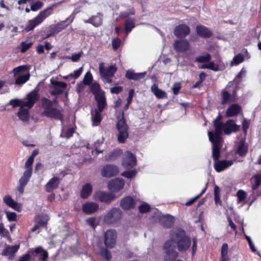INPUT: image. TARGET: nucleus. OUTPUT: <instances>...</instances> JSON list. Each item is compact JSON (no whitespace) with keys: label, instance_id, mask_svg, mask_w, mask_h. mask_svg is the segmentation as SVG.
I'll return each instance as SVG.
<instances>
[{"label":"nucleus","instance_id":"43","mask_svg":"<svg viewBox=\"0 0 261 261\" xmlns=\"http://www.w3.org/2000/svg\"><path fill=\"white\" fill-rule=\"evenodd\" d=\"M252 189L255 190L261 184V175L256 174L254 175L251 179Z\"/></svg>","mask_w":261,"mask_h":261},{"label":"nucleus","instance_id":"60","mask_svg":"<svg viewBox=\"0 0 261 261\" xmlns=\"http://www.w3.org/2000/svg\"><path fill=\"white\" fill-rule=\"evenodd\" d=\"M136 174V171L135 170H129V171H125L122 173V175L125 177L128 178H131L133 176H134Z\"/></svg>","mask_w":261,"mask_h":261},{"label":"nucleus","instance_id":"10","mask_svg":"<svg viewBox=\"0 0 261 261\" xmlns=\"http://www.w3.org/2000/svg\"><path fill=\"white\" fill-rule=\"evenodd\" d=\"M215 132L209 131L208 136L210 140L223 141L221 135L223 131L224 132V123H213Z\"/></svg>","mask_w":261,"mask_h":261},{"label":"nucleus","instance_id":"1","mask_svg":"<svg viewBox=\"0 0 261 261\" xmlns=\"http://www.w3.org/2000/svg\"><path fill=\"white\" fill-rule=\"evenodd\" d=\"M171 239L174 243L176 244L177 248L180 252L188 250L191 245V240L186 234L184 229L177 228L170 233Z\"/></svg>","mask_w":261,"mask_h":261},{"label":"nucleus","instance_id":"47","mask_svg":"<svg viewBox=\"0 0 261 261\" xmlns=\"http://www.w3.org/2000/svg\"><path fill=\"white\" fill-rule=\"evenodd\" d=\"M32 173L24 171L23 175L19 180V184L26 186L32 176Z\"/></svg>","mask_w":261,"mask_h":261},{"label":"nucleus","instance_id":"61","mask_svg":"<svg viewBox=\"0 0 261 261\" xmlns=\"http://www.w3.org/2000/svg\"><path fill=\"white\" fill-rule=\"evenodd\" d=\"M42 6L43 4L41 2L37 1L31 5V9L33 11H36L41 9Z\"/></svg>","mask_w":261,"mask_h":261},{"label":"nucleus","instance_id":"23","mask_svg":"<svg viewBox=\"0 0 261 261\" xmlns=\"http://www.w3.org/2000/svg\"><path fill=\"white\" fill-rule=\"evenodd\" d=\"M159 221L162 226L167 228H171L174 223V218L169 215L161 216Z\"/></svg>","mask_w":261,"mask_h":261},{"label":"nucleus","instance_id":"63","mask_svg":"<svg viewBox=\"0 0 261 261\" xmlns=\"http://www.w3.org/2000/svg\"><path fill=\"white\" fill-rule=\"evenodd\" d=\"M4 202L9 206L11 207L14 202V201L12 197L9 195H6L4 197Z\"/></svg>","mask_w":261,"mask_h":261},{"label":"nucleus","instance_id":"40","mask_svg":"<svg viewBox=\"0 0 261 261\" xmlns=\"http://www.w3.org/2000/svg\"><path fill=\"white\" fill-rule=\"evenodd\" d=\"M90 89L91 92L94 95V97L97 95L105 93L104 91L101 90L100 85L96 82H93L90 85Z\"/></svg>","mask_w":261,"mask_h":261},{"label":"nucleus","instance_id":"59","mask_svg":"<svg viewBox=\"0 0 261 261\" xmlns=\"http://www.w3.org/2000/svg\"><path fill=\"white\" fill-rule=\"evenodd\" d=\"M7 219L9 221H14L17 220V215L15 212H6Z\"/></svg>","mask_w":261,"mask_h":261},{"label":"nucleus","instance_id":"45","mask_svg":"<svg viewBox=\"0 0 261 261\" xmlns=\"http://www.w3.org/2000/svg\"><path fill=\"white\" fill-rule=\"evenodd\" d=\"M35 222L40 227H43L47 225V219L43 215L38 216L35 218Z\"/></svg>","mask_w":261,"mask_h":261},{"label":"nucleus","instance_id":"26","mask_svg":"<svg viewBox=\"0 0 261 261\" xmlns=\"http://www.w3.org/2000/svg\"><path fill=\"white\" fill-rule=\"evenodd\" d=\"M102 14L97 13L96 15L91 16L88 19L84 20L86 23H90L95 27H100L102 23Z\"/></svg>","mask_w":261,"mask_h":261},{"label":"nucleus","instance_id":"6","mask_svg":"<svg viewBox=\"0 0 261 261\" xmlns=\"http://www.w3.org/2000/svg\"><path fill=\"white\" fill-rule=\"evenodd\" d=\"M172 239L167 240L163 245V250L166 255L165 261H174L178 257V253L175 250Z\"/></svg>","mask_w":261,"mask_h":261},{"label":"nucleus","instance_id":"57","mask_svg":"<svg viewBox=\"0 0 261 261\" xmlns=\"http://www.w3.org/2000/svg\"><path fill=\"white\" fill-rule=\"evenodd\" d=\"M75 132V129L73 127L68 128L63 134L62 136L67 139L70 138L73 136Z\"/></svg>","mask_w":261,"mask_h":261},{"label":"nucleus","instance_id":"34","mask_svg":"<svg viewBox=\"0 0 261 261\" xmlns=\"http://www.w3.org/2000/svg\"><path fill=\"white\" fill-rule=\"evenodd\" d=\"M122 154V150L119 148L114 149L105 155L107 161H113L117 159Z\"/></svg>","mask_w":261,"mask_h":261},{"label":"nucleus","instance_id":"55","mask_svg":"<svg viewBox=\"0 0 261 261\" xmlns=\"http://www.w3.org/2000/svg\"><path fill=\"white\" fill-rule=\"evenodd\" d=\"M206 189H207V184L206 185L205 188L202 190V191L201 192V193L197 195L195 197L190 199L189 200H188L185 203V205L186 206H190V205H192L198 198H199L200 197H201V196L205 193Z\"/></svg>","mask_w":261,"mask_h":261},{"label":"nucleus","instance_id":"19","mask_svg":"<svg viewBox=\"0 0 261 261\" xmlns=\"http://www.w3.org/2000/svg\"><path fill=\"white\" fill-rule=\"evenodd\" d=\"M120 206L123 210L128 211L133 209L135 207V200L131 196H125L121 200Z\"/></svg>","mask_w":261,"mask_h":261},{"label":"nucleus","instance_id":"51","mask_svg":"<svg viewBox=\"0 0 261 261\" xmlns=\"http://www.w3.org/2000/svg\"><path fill=\"white\" fill-rule=\"evenodd\" d=\"M138 210L141 214H145L150 212L151 207L148 203L144 202L139 206Z\"/></svg>","mask_w":261,"mask_h":261},{"label":"nucleus","instance_id":"58","mask_svg":"<svg viewBox=\"0 0 261 261\" xmlns=\"http://www.w3.org/2000/svg\"><path fill=\"white\" fill-rule=\"evenodd\" d=\"M121 44V40L119 38H115L112 40V45L113 49L117 50Z\"/></svg>","mask_w":261,"mask_h":261},{"label":"nucleus","instance_id":"4","mask_svg":"<svg viewBox=\"0 0 261 261\" xmlns=\"http://www.w3.org/2000/svg\"><path fill=\"white\" fill-rule=\"evenodd\" d=\"M53 11L52 7H49L41 11L36 17L29 21L28 25L25 27V30L27 32L33 30L36 27L41 23L48 16L50 15L53 13Z\"/></svg>","mask_w":261,"mask_h":261},{"label":"nucleus","instance_id":"17","mask_svg":"<svg viewBox=\"0 0 261 261\" xmlns=\"http://www.w3.org/2000/svg\"><path fill=\"white\" fill-rule=\"evenodd\" d=\"M119 173V170L116 166L107 165L103 167L101 170V174L103 177H111L117 175Z\"/></svg>","mask_w":261,"mask_h":261},{"label":"nucleus","instance_id":"48","mask_svg":"<svg viewBox=\"0 0 261 261\" xmlns=\"http://www.w3.org/2000/svg\"><path fill=\"white\" fill-rule=\"evenodd\" d=\"M27 65H20L17 67L14 68L12 70L14 77L21 75L22 73L27 70Z\"/></svg>","mask_w":261,"mask_h":261},{"label":"nucleus","instance_id":"21","mask_svg":"<svg viewBox=\"0 0 261 261\" xmlns=\"http://www.w3.org/2000/svg\"><path fill=\"white\" fill-rule=\"evenodd\" d=\"M30 252L34 256H39L37 261H46L48 257L47 251L41 246L36 248L34 250L30 251Z\"/></svg>","mask_w":261,"mask_h":261},{"label":"nucleus","instance_id":"35","mask_svg":"<svg viewBox=\"0 0 261 261\" xmlns=\"http://www.w3.org/2000/svg\"><path fill=\"white\" fill-rule=\"evenodd\" d=\"M151 92L154 94L156 97L158 99H164L167 98L166 92L159 88L158 86L153 84L151 87Z\"/></svg>","mask_w":261,"mask_h":261},{"label":"nucleus","instance_id":"30","mask_svg":"<svg viewBox=\"0 0 261 261\" xmlns=\"http://www.w3.org/2000/svg\"><path fill=\"white\" fill-rule=\"evenodd\" d=\"M248 151V145L245 139H241L239 143L236 152L240 156H245Z\"/></svg>","mask_w":261,"mask_h":261},{"label":"nucleus","instance_id":"8","mask_svg":"<svg viewBox=\"0 0 261 261\" xmlns=\"http://www.w3.org/2000/svg\"><path fill=\"white\" fill-rule=\"evenodd\" d=\"M74 16H70L64 21L58 22L57 24L50 25L49 30L54 35L57 34L62 30L65 29L73 21Z\"/></svg>","mask_w":261,"mask_h":261},{"label":"nucleus","instance_id":"13","mask_svg":"<svg viewBox=\"0 0 261 261\" xmlns=\"http://www.w3.org/2000/svg\"><path fill=\"white\" fill-rule=\"evenodd\" d=\"M137 164V159L135 155L130 151L125 152V157L122 161V165L126 169H131Z\"/></svg>","mask_w":261,"mask_h":261},{"label":"nucleus","instance_id":"22","mask_svg":"<svg viewBox=\"0 0 261 261\" xmlns=\"http://www.w3.org/2000/svg\"><path fill=\"white\" fill-rule=\"evenodd\" d=\"M233 162L231 160L227 161L223 160L219 161L218 160L215 161L214 169L217 172H220L231 166Z\"/></svg>","mask_w":261,"mask_h":261},{"label":"nucleus","instance_id":"37","mask_svg":"<svg viewBox=\"0 0 261 261\" xmlns=\"http://www.w3.org/2000/svg\"><path fill=\"white\" fill-rule=\"evenodd\" d=\"M102 111H97V109H95L94 113H92V121L93 126H98L102 120V116L101 113Z\"/></svg>","mask_w":261,"mask_h":261},{"label":"nucleus","instance_id":"44","mask_svg":"<svg viewBox=\"0 0 261 261\" xmlns=\"http://www.w3.org/2000/svg\"><path fill=\"white\" fill-rule=\"evenodd\" d=\"M125 33H129L133 28H135V20L134 19L127 18L125 20Z\"/></svg>","mask_w":261,"mask_h":261},{"label":"nucleus","instance_id":"38","mask_svg":"<svg viewBox=\"0 0 261 261\" xmlns=\"http://www.w3.org/2000/svg\"><path fill=\"white\" fill-rule=\"evenodd\" d=\"M19 118L23 122L29 121L30 118V113L28 109L20 108L17 113Z\"/></svg>","mask_w":261,"mask_h":261},{"label":"nucleus","instance_id":"25","mask_svg":"<svg viewBox=\"0 0 261 261\" xmlns=\"http://www.w3.org/2000/svg\"><path fill=\"white\" fill-rule=\"evenodd\" d=\"M98 204L94 202H86L82 206V210L86 214L94 213L98 210Z\"/></svg>","mask_w":261,"mask_h":261},{"label":"nucleus","instance_id":"16","mask_svg":"<svg viewBox=\"0 0 261 261\" xmlns=\"http://www.w3.org/2000/svg\"><path fill=\"white\" fill-rule=\"evenodd\" d=\"M190 33V27L185 24L177 25L174 30V34L178 38H184Z\"/></svg>","mask_w":261,"mask_h":261},{"label":"nucleus","instance_id":"54","mask_svg":"<svg viewBox=\"0 0 261 261\" xmlns=\"http://www.w3.org/2000/svg\"><path fill=\"white\" fill-rule=\"evenodd\" d=\"M23 100L18 99H12L10 100L9 104L12 106L14 108L20 107V108L24 107L23 106Z\"/></svg>","mask_w":261,"mask_h":261},{"label":"nucleus","instance_id":"2","mask_svg":"<svg viewBox=\"0 0 261 261\" xmlns=\"http://www.w3.org/2000/svg\"><path fill=\"white\" fill-rule=\"evenodd\" d=\"M41 100L44 109L42 116L55 120H63L64 115L62 114V110L54 108L51 100L45 97H42Z\"/></svg>","mask_w":261,"mask_h":261},{"label":"nucleus","instance_id":"46","mask_svg":"<svg viewBox=\"0 0 261 261\" xmlns=\"http://www.w3.org/2000/svg\"><path fill=\"white\" fill-rule=\"evenodd\" d=\"M99 254L102 258L107 260H110L112 258V253L110 251L108 250L107 247H102L100 248Z\"/></svg>","mask_w":261,"mask_h":261},{"label":"nucleus","instance_id":"29","mask_svg":"<svg viewBox=\"0 0 261 261\" xmlns=\"http://www.w3.org/2000/svg\"><path fill=\"white\" fill-rule=\"evenodd\" d=\"M98 196L99 201L106 203H110L115 198V194L106 192H100Z\"/></svg>","mask_w":261,"mask_h":261},{"label":"nucleus","instance_id":"53","mask_svg":"<svg viewBox=\"0 0 261 261\" xmlns=\"http://www.w3.org/2000/svg\"><path fill=\"white\" fill-rule=\"evenodd\" d=\"M93 76L90 71L87 72L84 77L83 84L87 86H89L92 84Z\"/></svg>","mask_w":261,"mask_h":261},{"label":"nucleus","instance_id":"33","mask_svg":"<svg viewBox=\"0 0 261 261\" xmlns=\"http://www.w3.org/2000/svg\"><path fill=\"white\" fill-rule=\"evenodd\" d=\"M60 184V179L58 177H54L51 178L45 186L46 190L48 192H50L55 189H56Z\"/></svg>","mask_w":261,"mask_h":261},{"label":"nucleus","instance_id":"62","mask_svg":"<svg viewBox=\"0 0 261 261\" xmlns=\"http://www.w3.org/2000/svg\"><path fill=\"white\" fill-rule=\"evenodd\" d=\"M228 252V245L226 243H224L221 247V257H228L227 256Z\"/></svg>","mask_w":261,"mask_h":261},{"label":"nucleus","instance_id":"32","mask_svg":"<svg viewBox=\"0 0 261 261\" xmlns=\"http://www.w3.org/2000/svg\"><path fill=\"white\" fill-rule=\"evenodd\" d=\"M19 245L7 246L2 251V255L3 256H9L10 258L14 257L16 252L19 249Z\"/></svg>","mask_w":261,"mask_h":261},{"label":"nucleus","instance_id":"42","mask_svg":"<svg viewBox=\"0 0 261 261\" xmlns=\"http://www.w3.org/2000/svg\"><path fill=\"white\" fill-rule=\"evenodd\" d=\"M222 99L221 103L224 105L228 101H234V99H232L231 95L226 90H223L221 92Z\"/></svg>","mask_w":261,"mask_h":261},{"label":"nucleus","instance_id":"18","mask_svg":"<svg viewBox=\"0 0 261 261\" xmlns=\"http://www.w3.org/2000/svg\"><path fill=\"white\" fill-rule=\"evenodd\" d=\"M212 143V156L214 161L219 159L221 155V147L223 141L210 140Z\"/></svg>","mask_w":261,"mask_h":261},{"label":"nucleus","instance_id":"36","mask_svg":"<svg viewBox=\"0 0 261 261\" xmlns=\"http://www.w3.org/2000/svg\"><path fill=\"white\" fill-rule=\"evenodd\" d=\"M92 187L90 184H86L81 191V197L83 199L87 198L92 193Z\"/></svg>","mask_w":261,"mask_h":261},{"label":"nucleus","instance_id":"20","mask_svg":"<svg viewBox=\"0 0 261 261\" xmlns=\"http://www.w3.org/2000/svg\"><path fill=\"white\" fill-rule=\"evenodd\" d=\"M124 184L123 179L116 178L110 180L108 183V187L110 191L117 192L123 189Z\"/></svg>","mask_w":261,"mask_h":261},{"label":"nucleus","instance_id":"15","mask_svg":"<svg viewBox=\"0 0 261 261\" xmlns=\"http://www.w3.org/2000/svg\"><path fill=\"white\" fill-rule=\"evenodd\" d=\"M173 46L176 52L184 53L189 50L190 43L187 39L176 40Z\"/></svg>","mask_w":261,"mask_h":261},{"label":"nucleus","instance_id":"14","mask_svg":"<svg viewBox=\"0 0 261 261\" xmlns=\"http://www.w3.org/2000/svg\"><path fill=\"white\" fill-rule=\"evenodd\" d=\"M240 125L237 124L232 119H228L224 123V134L229 135L232 133L240 130Z\"/></svg>","mask_w":261,"mask_h":261},{"label":"nucleus","instance_id":"31","mask_svg":"<svg viewBox=\"0 0 261 261\" xmlns=\"http://www.w3.org/2000/svg\"><path fill=\"white\" fill-rule=\"evenodd\" d=\"M242 110L241 107L238 104L233 103L230 106L226 111L227 117H233L238 115Z\"/></svg>","mask_w":261,"mask_h":261},{"label":"nucleus","instance_id":"41","mask_svg":"<svg viewBox=\"0 0 261 261\" xmlns=\"http://www.w3.org/2000/svg\"><path fill=\"white\" fill-rule=\"evenodd\" d=\"M33 45V42L27 40L20 43L18 49L21 53L24 54Z\"/></svg>","mask_w":261,"mask_h":261},{"label":"nucleus","instance_id":"12","mask_svg":"<svg viewBox=\"0 0 261 261\" xmlns=\"http://www.w3.org/2000/svg\"><path fill=\"white\" fill-rule=\"evenodd\" d=\"M117 233L115 230L108 229L105 233L104 243L107 248H113L116 242Z\"/></svg>","mask_w":261,"mask_h":261},{"label":"nucleus","instance_id":"39","mask_svg":"<svg viewBox=\"0 0 261 261\" xmlns=\"http://www.w3.org/2000/svg\"><path fill=\"white\" fill-rule=\"evenodd\" d=\"M15 77V84L17 85H21L28 82L30 77V74L29 72H28L24 74L17 76Z\"/></svg>","mask_w":261,"mask_h":261},{"label":"nucleus","instance_id":"7","mask_svg":"<svg viewBox=\"0 0 261 261\" xmlns=\"http://www.w3.org/2000/svg\"><path fill=\"white\" fill-rule=\"evenodd\" d=\"M122 216V211L120 209L113 207L104 216L103 221L107 224H112L120 220Z\"/></svg>","mask_w":261,"mask_h":261},{"label":"nucleus","instance_id":"56","mask_svg":"<svg viewBox=\"0 0 261 261\" xmlns=\"http://www.w3.org/2000/svg\"><path fill=\"white\" fill-rule=\"evenodd\" d=\"M238 202L244 201L247 197V193L243 190H239L237 193Z\"/></svg>","mask_w":261,"mask_h":261},{"label":"nucleus","instance_id":"52","mask_svg":"<svg viewBox=\"0 0 261 261\" xmlns=\"http://www.w3.org/2000/svg\"><path fill=\"white\" fill-rule=\"evenodd\" d=\"M34 159H32V158H29L27 160L24 167H25V171L27 172H30V173H32L33 172V168H32V165L33 164Z\"/></svg>","mask_w":261,"mask_h":261},{"label":"nucleus","instance_id":"50","mask_svg":"<svg viewBox=\"0 0 261 261\" xmlns=\"http://www.w3.org/2000/svg\"><path fill=\"white\" fill-rule=\"evenodd\" d=\"M211 60V56L206 53L204 56H201L196 58L195 61L198 63L208 62Z\"/></svg>","mask_w":261,"mask_h":261},{"label":"nucleus","instance_id":"11","mask_svg":"<svg viewBox=\"0 0 261 261\" xmlns=\"http://www.w3.org/2000/svg\"><path fill=\"white\" fill-rule=\"evenodd\" d=\"M40 95L39 89L35 88L27 95L26 101H23V106L29 109L32 108L39 100Z\"/></svg>","mask_w":261,"mask_h":261},{"label":"nucleus","instance_id":"49","mask_svg":"<svg viewBox=\"0 0 261 261\" xmlns=\"http://www.w3.org/2000/svg\"><path fill=\"white\" fill-rule=\"evenodd\" d=\"M244 61V58L242 54H238L236 55L232 61L231 62V66L238 65L239 64L242 63Z\"/></svg>","mask_w":261,"mask_h":261},{"label":"nucleus","instance_id":"5","mask_svg":"<svg viewBox=\"0 0 261 261\" xmlns=\"http://www.w3.org/2000/svg\"><path fill=\"white\" fill-rule=\"evenodd\" d=\"M117 69V68L115 65L105 67L103 62L100 63L99 65V71L100 77L109 84L112 82L111 78L114 76Z\"/></svg>","mask_w":261,"mask_h":261},{"label":"nucleus","instance_id":"28","mask_svg":"<svg viewBox=\"0 0 261 261\" xmlns=\"http://www.w3.org/2000/svg\"><path fill=\"white\" fill-rule=\"evenodd\" d=\"M95 100L97 103V110L99 111H103L107 106V100L105 93L97 95L95 96Z\"/></svg>","mask_w":261,"mask_h":261},{"label":"nucleus","instance_id":"3","mask_svg":"<svg viewBox=\"0 0 261 261\" xmlns=\"http://www.w3.org/2000/svg\"><path fill=\"white\" fill-rule=\"evenodd\" d=\"M116 129L118 131L117 141L120 143H124L128 138L129 127L124 118V113L121 112L119 116L116 117Z\"/></svg>","mask_w":261,"mask_h":261},{"label":"nucleus","instance_id":"27","mask_svg":"<svg viewBox=\"0 0 261 261\" xmlns=\"http://www.w3.org/2000/svg\"><path fill=\"white\" fill-rule=\"evenodd\" d=\"M146 74V72L135 73L134 70L129 69L126 71L125 76L129 80L139 81L143 79Z\"/></svg>","mask_w":261,"mask_h":261},{"label":"nucleus","instance_id":"64","mask_svg":"<svg viewBox=\"0 0 261 261\" xmlns=\"http://www.w3.org/2000/svg\"><path fill=\"white\" fill-rule=\"evenodd\" d=\"M181 85L179 83H174L172 88L173 94L175 95L178 94Z\"/></svg>","mask_w":261,"mask_h":261},{"label":"nucleus","instance_id":"9","mask_svg":"<svg viewBox=\"0 0 261 261\" xmlns=\"http://www.w3.org/2000/svg\"><path fill=\"white\" fill-rule=\"evenodd\" d=\"M74 16H70L64 21L58 22L57 24L50 25L49 30L54 35L57 34L62 30L65 29L73 21Z\"/></svg>","mask_w":261,"mask_h":261},{"label":"nucleus","instance_id":"24","mask_svg":"<svg viewBox=\"0 0 261 261\" xmlns=\"http://www.w3.org/2000/svg\"><path fill=\"white\" fill-rule=\"evenodd\" d=\"M196 31L197 35L204 38H210L213 33L208 28L203 25H197L196 27Z\"/></svg>","mask_w":261,"mask_h":261}]
</instances>
